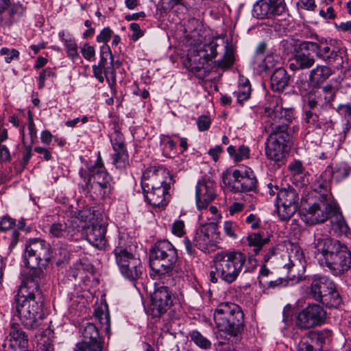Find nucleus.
<instances>
[{
	"instance_id": "ea45409f",
	"label": "nucleus",
	"mask_w": 351,
	"mask_h": 351,
	"mask_svg": "<svg viewBox=\"0 0 351 351\" xmlns=\"http://www.w3.org/2000/svg\"><path fill=\"white\" fill-rule=\"evenodd\" d=\"M327 336L328 333L324 331H310L307 335V339L314 345L316 350H321Z\"/></svg>"
},
{
	"instance_id": "a19ab883",
	"label": "nucleus",
	"mask_w": 351,
	"mask_h": 351,
	"mask_svg": "<svg viewBox=\"0 0 351 351\" xmlns=\"http://www.w3.org/2000/svg\"><path fill=\"white\" fill-rule=\"evenodd\" d=\"M337 111L346 121L343 128V131L346 134L351 128V104H339L337 108Z\"/></svg>"
},
{
	"instance_id": "c85d7f7f",
	"label": "nucleus",
	"mask_w": 351,
	"mask_h": 351,
	"mask_svg": "<svg viewBox=\"0 0 351 351\" xmlns=\"http://www.w3.org/2000/svg\"><path fill=\"white\" fill-rule=\"evenodd\" d=\"M58 35L66 48L67 57L71 60L73 62H76L80 59V56L77 51V45L75 38L71 34H66L64 30L60 32Z\"/></svg>"
},
{
	"instance_id": "0e129e2a",
	"label": "nucleus",
	"mask_w": 351,
	"mask_h": 351,
	"mask_svg": "<svg viewBox=\"0 0 351 351\" xmlns=\"http://www.w3.org/2000/svg\"><path fill=\"white\" fill-rule=\"evenodd\" d=\"M297 6L306 10L313 11L316 5L314 0H300L297 3Z\"/></svg>"
},
{
	"instance_id": "7ed1b4c3",
	"label": "nucleus",
	"mask_w": 351,
	"mask_h": 351,
	"mask_svg": "<svg viewBox=\"0 0 351 351\" xmlns=\"http://www.w3.org/2000/svg\"><path fill=\"white\" fill-rule=\"evenodd\" d=\"M314 237L315 255L319 265L335 276L346 272L351 265V253L348 247L320 229L316 230Z\"/></svg>"
},
{
	"instance_id": "5701e85b",
	"label": "nucleus",
	"mask_w": 351,
	"mask_h": 351,
	"mask_svg": "<svg viewBox=\"0 0 351 351\" xmlns=\"http://www.w3.org/2000/svg\"><path fill=\"white\" fill-rule=\"evenodd\" d=\"M28 339L25 332L16 324H12L10 337L3 344L4 351H27Z\"/></svg>"
},
{
	"instance_id": "f3484780",
	"label": "nucleus",
	"mask_w": 351,
	"mask_h": 351,
	"mask_svg": "<svg viewBox=\"0 0 351 351\" xmlns=\"http://www.w3.org/2000/svg\"><path fill=\"white\" fill-rule=\"evenodd\" d=\"M335 212V208L332 204L325 202L315 203L308 209L302 211L301 219L306 224L313 225L325 221L330 215Z\"/></svg>"
},
{
	"instance_id": "412c9836",
	"label": "nucleus",
	"mask_w": 351,
	"mask_h": 351,
	"mask_svg": "<svg viewBox=\"0 0 351 351\" xmlns=\"http://www.w3.org/2000/svg\"><path fill=\"white\" fill-rule=\"evenodd\" d=\"M216 184L208 179L199 180L196 185L195 200L199 210L207 208L208 204L216 197Z\"/></svg>"
},
{
	"instance_id": "f704fd0d",
	"label": "nucleus",
	"mask_w": 351,
	"mask_h": 351,
	"mask_svg": "<svg viewBox=\"0 0 351 351\" xmlns=\"http://www.w3.org/2000/svg\"><path fill=\"white\" fill-rule=\"evenodd\" d=\"M271 0H261L253 8V15L257 19L271 18Z\"/></svg>"
},
{
	"instance_id": "f03ea898",
	"label": "nucleus",
	"mask_w": 351,
	"mask_h": 351,
	"mask_svg": "<svg viewBox=\"0 0 351 351\" xmlns=\"http://www.w3.org/2000/svg\"><path fill=\"white\" fill-rule=\"evenodd\" d=\"M47 278V273L40 268L29 270L23 279L15 297L19 317L27 329L38 328L44 318L40 287L45 283Z\"/></svg>"
},
{
	"instance_id": "13d9d810",
	"label": "nucleus",
	"mask_w": 351,
	"mask_h": 351,
	"mask_svg": "<svg viewBox=\"0 0 351 351\" xmlns=\"http://www.w3.org/2000/svg\"><path fill=\"white\" fill-rule=\"evenodd\" d=\"M56 73L55 72L51 69L50 68H47L46 69L43 70L39 75L38 77V86L40 88H43L44 86L45 80L46 78L49 77H55Z\"/></svg>"
},
{
	"instance_id": "bf43d9fd",
	"label": "nucleus",
	"mask_w": 351,
	"mask_h": 351,
	"mask_svg": "<svg viewBox=\"0 0 351 351\" xmlns=\"http://www.w3.org/2000/svg\"><path fill=\"white\" fill-rule=\"evenodd\" d=\"M112 32L109 27L104 28L100 34L97 36V41L98 43H106L108 42L112 36Z\"/></svg>"
},
{
	"instance_id": "37998d69",
	"label": "nucleus",
	"mask_w": 351,
	"mask_h": 351,
	"mask_svg": "<svg viewBox=\"0 0 351 351\" xmlns=\"http://www.w3.org/2000/svg\"><path fill=\"white\" fill-rule=\"evenodd\" d=\"M112 158L113 164L117 168L123 169L129 164L128 154L126 149L114 152Z\"/></svg>"
},
{
	"instance_id": "423d86ee",
	"label": "nucleus",
	"mask_w": 351,
	"mask_h": 351,
	"mask_svg": "<svg viewBox=\"0 0 351 351\" xmlns=\"http://www.w3.org/2000/svg\"><path fill=\"white\" fill-rule=\"evenodd\" d=\"M216 327L224 333L236 337L244 327V314L241 307L230 302H223L217 306L213 314Z\"/></svg>"
},
{
	"instance_id": "20e7f679",
	"label": "nucleus",
	"mask_w": 351,
	"mask_h": 351,
	"mask_svg": "<svg viewBox=\"0 0 351 351\" xmlns=\"http://www.w3.org/2000/svg\"><path fill=\"white\" fill-rule=\"evenodd\" d=\"M254 260L247 258L243 253L236 250H226L217 253L213 258L215 271L210 272V279L213 283H217L218 278L230 284L234 282L240 274L250 271L246 265L247 262Z\"/></svg>"
},
{
	"instance_id": "4d7b16f0",
	"label": "nucleus",
	"mask_w": 351,
	"mask_h": 351,
	"mask_svg": "<svg viewBox=\"0 0 351 351\" xmlns=\"http://www.w3.org/2000/svg\"><path fill=\"white\" fill-rule=\"evenodd\" d=\"M81 53L82 56L87 60H90L95 55V50L93 46L86 43L81 47Z\"/></svg>"
},
{
	"instance_id": "f8f14e48",
	"label": "nucleus",
	"mask_w": 351,
	"mask_h": 351,
	"mask_svg": "<svg viewBox=\"0 0 351 351\" xmlns=\"http://www.w3.org/2000/svg\"><path fill=\"white\" fill-rule=\"evenodd\" d=\"M217 43L212 41L208 44L191 47L184 61L185 67L192 72H197L202 69H205L206 64L217 56Z\"/></svg>"
},
{
	"instance_id": "1a4fd4ad",
	"label": "nucleus",
	"mask_w": 351,
	"mask_h": 351,
	"mask_svg": "<svg viewBox=\"0 0 351 351\" xmlns=\"http://www.w3.org/2000/svg\"><path fill=\"white\" fill-rule=\"evenodd\" d=\"M112 253L119 271L125 279L135 282L141 278L144 267L138 256L129 252L120 243L115 247Z\"/></svg>"
},
{
	"instance_id": "a878e982",
	"label": "nucleus",
	"mask_w": 351,
	"mask_h": 351,
	"mask_svg": "<svg viewBox=\"0 0 351 351\" xmlns=\"http://www.w3.org/2000/svg\"><path fill=\"white\" fill-rule=\"evenodd\" d=\"M106 227L104 224L93 223L86 230V237L88 242L93 246L103 249L107 241L106 239Z\"/></svg>"
},
{
	"instance_id": "2eb2a0df",
	"label": "nucleus",
	"mask_w": 351,
	"mask_h": 351,
	"mask_svg": "<svg viewBox=\"0 0 351 351\" xmlns=\"http://www.w3.org/2000/svg\"><path fill=\"white\" fill-rule=\"evenodd\" d=\"M300 49L311 51L316 54V56L327 63L343 64V57L346 54L345 48H331L327 44L319 45L314 42L304 41L300 44Z\"/></svg>"
},
{
	"instance_id": "bb28decb",
	"label": "nucleus",
	"mask_w": 351,
	"mask_h": 351,
	"mask_svg": "<svg viewBox=\"0 0 351 351\" xmlns=\"http://www.w3.org/2000/svg\"><path fill=\"white\" fill-rule=\"evenodd\" d=\"M78 231L73 227L69 226L64 221H58L52 223L49 229L51 237L63 238L67 240H75Z\"/></svg>"
},
{
	"instance_id": "864d4df0",
	"label": "nucleus",
	"mask_w": 351,
	"mask_h": 351,
	"mask_svg": "<svg viewBox=\"0 0 351 351\" xmlns=\"http://www.w3.org/2000/svg\"><path fill=\"white\" fill-rule=\"evenodd\" d=\"M304 121L306 123L311 125L315 127H319L318 123V115L316 111L304 110Z\"/></svg>"
},
{
	"instance_id": "aec40b11",
	"label": "nucleus",
	"mask_w": 351,
	"mask_h": 351,
	"mask_svg": "<svg viewBox=\"0 0 351 351\" xmlns=\"http://www.w3.org/2000/svg\"><path fill=\"white\" fill-rule=\"evenodd\" d=\"M150 311L152 317H160L172 306V293L167 285L157 289L152 295Z\"/></svg>"
},
{
	"instance_id": "6e6d98bb",
	"label": "nucleus",
	"mask_w": 351,
	"mask_h": 351,
	"mask_svg": "<svg viewBox=\"0 0 351 351\" xmlns=\"http://www.w3.org/2000/svg\"><path fill=\"white\" fill-rule=\"evenodd\" d=\"M172 233L179 237L185 234L184 223L182 220H176L172 225Z\"/></svg>"
},
{
	"instance_id": "49530a36",
	"label": "nucleus",
	"mask_w": 351,
	"mask_h": 351,
	"mask_svg": "<svg viewBox=\"0 0 351 351\" xmlns=\"http://www.w3.org/2000/svg\"><path fill=\"white\" fill-rule=\"evenodd\" d=\"M20 136L21 138L22 144L25 147V152L23 153V160L25 164H27L32 157V147L33 144L28 143L25 138V127L22 126L20 128Z\"/></svg>"
},
{
	"instance_id": "ddd939ff",
	"label": "nucleus",
	"mask_w": 351,
	"mask_h": 351,
	"mask_svg": "<svg viewBox=\"0 0 351 351\" xmlns=\"http://www.w3.org/2000/svg\"><path fill=\"white\" fill-rule=\"evenodd\" d=\"M326 319V311L319 304H309L300 311L295 315V326L301 330H306L319 326Z\"/></svg>"
},
{
	"instance_id": "e2e57ef3",
	"label": "nucleus",
	"mask_w": 351,
	"mask_h": 351,
	"mask_svg": "<svg viewBox=\"0 0 351 351\" xmlns=\"http://www.w3.org/2000/svg\"><path fill=\"white\" fill-rule=\"evenodd\" d=\"M197 124L200 131H205L210 128V120L207 116H200L197 119Z\"/></svg>"
},
{
	"instance_id": "79ce46f5",
	"label": "nucleus",
	"mask_w": 351,
	"mask_h": 351,
	"mask_svg": "<svg viewBox=\"0 0 351 351\" xmlns=\"http://www.w3.org/2000/svg\"><path fill=\"white\" fill-rule=\"evenodd\" d=\"M226 50L224 53L222 59L216 62L217 66L222 69H228L230 67L234 61V50L232 48L229 47L227 45L226 46Z\"/></svg>"
},
{
	"instance_id": "603ef678",
	"label": "nucleus",
	"mask_w": 351,
	"mask_h": 351,
	"mask_svg": "<svg viewBox=\"0 0 351 351\" xmlns=\"http://www.w3.org/2000/svg\"><path fill=\"white\" fill-rule=\"evenodd\" d=\"M331 223L334 228H337L341 233H346L348 230V226L342 215L335 216L334 219H332Z\"/></svg>"
},
{
	"instance_id": "393cba45",
	"label": "nucleus",
	"mask_w": 351,
	"mask_h": 351,
	"mask_svg": "<svg viewBox=\"0 0 351 351\" xmlns=\"http://www.w3.org/2000/svg\"><path fill=\"white\" fill-rule=\"evenodd\" d=\"M169 184L165 186L151 188L150 190L143 191L145 200L154 207H164L167 204Z\"/></svg>"
},
{
	"instance_id": "338daca9",
	"label": "nucleus",
	"mask_w": 351,
	"mask_h": 351,
	"mask_svg": "<svg viewBox=\"0 0 351 351\" xmlns=\"http://www.w3.org/2000/svg\"><path fill=\"white\" fill-rule=\"evenodd\" d=\"M300 351H317L314 348V345L312 344L309 340H302L298 345Z\"/></svg>"
},
{
	"instance_id": "680f3d73",
	"label": "nucleus",
	"mask_w": 351,
	"mask_h": 351,
	"mask_svg": "<svg viewBox=\"0 0 351 351\" xmlns=\"http://www.w3.org/2000/svg\"><path fill=\"white\" fill-rule=\"evenodd\" d=\"M130 29L132 31L133 34L132 38L133 40L136 41L144 35V32L140 28V26L136 23H132L130 25Z\"/></svg>"
},
{
	"instance_id": "3c124183",
	"label": "nucleus",
	"mask_w": 351,
	"mask_h": 351,
	"mask_svg": "<svg viewBox=\"0 0 351 351\" xmlns=\"http://www.w3.org/2000/svg\"><path fill=\"white\" fill-rule=\"evenodd\" d=\"M15 226V220L8 215H5L0 219V232H7L12 230Z\"/></svg>"
},
{
	"instance_id": "052dcab7",
	"label": "nucleus",
	"mask_w": 351,
	"mask_h": 351,
	"mask_svg": "<svg viewBox=\"0 0 351 351\" xmlns=\"http://www.w3.org/2000/svg\"><path fill=\"white\" fill-rule=\"evenodd\" d=\"M289 169L293 176H297L303 173L304 167L302 163L300 160H295L289 166Z\"/></svg>"
},
{
	"instance_id": "0eeeda50",
	"label": "nucleus",
	"mask_w": 351,
	"mask_h": 351,
	"mask_svg": "<svg viewBox=\"0 0 351 351\" xmlns=\"http://www.w3.org/2000/svg\"><path fill=\"white\" fill-rule=\"evenodd\" d=\"M308 295L329 308H338L342 302L335 283L326 276H313Z\"/></svg>"
},
{
	"instance_id": "473e14b6",
	"label": "nucleus",
	"mask_w": 351,
	"mask_h": 351,
	"mask_svg": "<svg viewBox=\"0 0 351 351\" xmlns=\"http://www.w3.org/2000/svg\"><path fill=\"white\" fill-rule=\"evenodd\" d=\"M289 263L285 265L288 270L290 271L291 269L295 266L304 267L305 263L304 255L302 250L297 245H292L290 251L289 252Z\"/></svg>"
},
{
	"instance_id": "7c9ffc66",
	"label": "nucleus",
	"mask_w": 351,
	"mask_h": 351,
	"mask_svg": "<svg viewBox=\"0 0 351 351\" xmlns=\"http://www.w3.org/2000/svg\"><path fill=\"white\" fill-rule=\"evenodd\" d=\"M326 170L337 182L345 180L351 173V167L346 162H341L334 167L328 166Z\"/></svg>"
},
{
	"instance_id": "72a5a7b5",
	"label": "nucleus",
	"mask_w": 351,
	"mask_h": 351,
	"mask_svg": "<svg viewBox=\"0 0 351 351\" xmlns=\"http://www.w3.org/2000/svg\"><path fill=\"white\" fill-rule=\"evenodd\" d=\"M247 241L250 247H253V252L258 254L264 245L269 242L268 237H263L260 232H252L247 235Z\"/></svg>"
},
{
	"instance_id": "4be33fe9",
	"label": "nucleus",
	"mask_w": 351,
	"mask_h": 351,
	"mask_svg": "<svg viewBox=\"0 0 351 351\" xmlns=\"http://www.w3.org/2000/svg\"><path fill=\"white\" fill-rule=\"evenodd\" d=\"M24 8L20 3H12L11 0H0V23L10 26L23 15Z\"/></svg>"
},
{
	"instance_id": "6e6552de",
	"label": "nucleus",
	"mask_w": 351,
	"mask_h": 351,
	"mask_svg": "<svg viewBox=\"0 0 351 351\" xmlns=\"http://www.w3.org/2000/svg\"><path fill=\"white\" fill-rule=\"evenodd\" d=\"M79 173L81 178H84L87 190L96 194L98 197L104 198L110 193L112 178L101 164L100 157L88 169L87 178L86 171L81 169Z\"/></svg>"
},
{
	"instance_id": "a18cd8bd",
	"label": "nucleus",
	"mask_w": 351,
	"mask_h": 351,
	"mask_svg": "<svg viewBox=\"0 0 351 351\" xmlns=\"http://www.w3.org/2000/svg\"><path fill=\"white\" fill-rule=\"evenodd\" d=\"M223 229L224 234L231 239H237L239 232V226L237 222L226 221L223 222Z\"/></svg>"
},
{
	"instance_id": "b1692460",
	"label": "nucleus",
	"mask_w": 351,
	"mask_h": 351,
	"mask_svg": "<svg viewBox=\"0 0 351 351\" xmlns=\"http://www.w3.org/2000/svg\"><path fill=\"white\" fill-rule=\"evenodd\" d=\"M101 60L97 65L104 67V75L106 81L112 92L113 95L116 94V73L113 68V57L110 47L104 45L101 47Z\"/></svg>"
},
{
	"instance_id": "f257e3e1",
	"label": "nucleus",
	"mask_w": 351,
	"mask_h": 351,
	"mask_svg": "<svg viewBox=\"0 0 351 351\" xmlns=\"http://www.w3.org/2000/svg\"><path fill=\"white\" fill-rule=\"evenodd\" d=\"M293 117V110L283 108L279 97L268 98L263 115V125L265 131L269 134L265 143V154L269 159L280 162L285 158L291 139L289 125Z\"/></svg>"
},
{
	"instance_id": "9d476101",
	"label": "nucleus",
	"mask_w": 351,
	"mask_h": 351,
	"mask_svg": "<svg viewBox=\"0 0 351 351\" xmlns=\"http://www.w3.org/2000/svg\"><path fill=\"white\" fill-rule=\"evenodd\" d=\"M51 247L45 240L34 238L30 239L25 245L24 254L25 265L33 270L46 267L51 258Z\"/></svg>"
},
{
	"instance_id": "5fc2aeb1",
	"label": "nucleus",
	"mask_w": 351,
	"mask_h": 351,
	"mask_svg": "<svg viewBox=\"0 0 351 351\" xmlns=\"http://www.w3.org/2000/svg\"><path fill=\"white\" fill-rule=\"evenodd\" d=\"M27 114H28V130H29V135L30 137V141H29V142H28V143L34 144L35 140L37 138V132L36 130V126H35L31 112L29 111Z\"/></svg>"
},
{
	"instance_id": "58836bf2",
	"label": "nucleus",
	"mask_w": 351,
	"mask_h": 351,
	"mask_svg": "<svg viewBox=\"0 0 351 351\" xmlns=\"http://www.w3.org/2000/svg\"><path fill=\"white\" fill-rule=\"evenodd\" d=\"M189 337L196 346L202 350H208L211 348V341L197 330L189 332Z\"/></svg>"
},
{
	"instance_id": "dca6fc26",
	"label": "nucleus",
	"mask_w": 351,
	"mask_h": 351,
	"mask_svg": "<svg viewBox=\"0 0 351 351\" xmlns=\"http://www.w3.org/2000/svg\"><path fill=\"white\" fill-rule=\"evenodd\" d=\"M83 340L76 343L73 351H102L103 341L99 330L92 323H86L82 328Z\"/></svg>"
},
{
	"instance_id": "69168bd1",
	"label": "nucleus",
	"mask_w": 351,
	"mask_h": 351,
	"mask_svg": "<svg viewBox=\"0 0 351 351\" xmlns=\"http://www.w3.org/2000/svg\"><path fill=\"white\" fill-rule=\"evenodd\" d=\"M245 222L252 229L256 230L260 226L261 219L254 214H250L246 217Z\"/></svg>"
},
{
	"instance_id": "cd10ccee",
	"label": "nucleus",
	"mask_w": 351,
	"mask_h": 351,
	"mask_svg": "<svg viewBox=\"0 0 351 351\" xmlns=\"http://www.w3.org/2000/svg\"><path fill=\"white\" fill-rule=\"evenodd\" d=\"M306 50L301 49L294 55L292 62L289 64V69L291 71L308 69L311 68L315 60Z\"/></svg>"
},
{
	"instance_id": "774afa93",
	"label": "nucleus",
	"mask_w": 351,
	"mask_h": 351,
	"mask_svg": "<svg viewBox=\"0 0 351 351\" xmlns=\"http://www.w3.org/2000/svg\"><path fill=\"white\" fill-rule=\"evenodd\" d=\"M335 27L339 32L351 34V21L342 22L339 24L335 23Z\"/></svg>"
},
{
	"instance_id": "e433bc0d",
	"label": "nucleus",
	"mask_w": 351,
	"mask_h": 351,
	"mask_svg": "<svg viewBox=\"0 0 351 351\" xmlns=\"http://www.w3.org/2000/svg\"><path fill=\"white\" fill-rule=\"evenodd\" d=\"M329 177L330 176L328 173H326V170L314 183V191L320 193L323 197L327 195V193L330 187Z\"/></svg>"
},
{
	"instance_id": "09e8293b",
	"label": "nucleus",
	"mask_w": 351,
	"mask_h": 351,
	"mask_svg": "<svg viewBox=\"0 0 351 351\" xmlns=\"http://www.w3.org/2000/svg\"><path fill=\"white\" fill-rule=\"evenodd\" d=\"M110 142L114 152L126 149L123 136L118 131H115L112 135Z\"/></svg>"
},
{
	"instance_id": "4468645a",
	"label": "nucleus",
	"mask_w": 351,
	"mask_h": 351,
	"mask_svg": "<svg viewBox=\"0 0 351 351\" xmlns=\"http://www.w3.org/2000/svg\"><path fill=\"white\" fill-rule=\"evenodd\" d=\"M298 194L293 187L280 189L275 204L280 220H288L295 214L298 210Z\"/></svg>"
},
{
	"instance_id": "c9c22d12",
	"label": "nucleus",
	"mask_w": 351,
	"mask_h": 351,
	"mask_svg": "<svg viewBox=\"0 0 351 351\" xmlns=\"http://www.w3.org/2000/svg\"><path fill=\"white\" fill-rule=\"evenodd\" d=\"M251 90L249 80L247 79H240L238 90L234 93L238 103L243 104L244 101H247L250 97Z\"/></svg>"
},
{
	"instance_id": "a211bd4d",
	"label": "nucleus",
	"mask_w": 351,
	"mask_h": 351,
	"mask_svg": "<svg viewBox=\"0 0 351 351\" xmlns=\"http://www.w3.org/2000/svg\"><path fill=\"white\" fill-rule=\"evenodd\" d=\"M173 178L162 169L149 167L143 173L141 186L143 191L150 190L151 188L165 186L171 184Z\"/></svg>"
},
{
	"instance_id": "8fccbe9b",
	"label": "nucleus",
	"mask_w": 351,
	"mask_h": 351,
	"mask_svg": "<svg viewBox=\"0 0 351 351\" xmlns=\"http://www.w3.org/2000/svg\"><path fill=\"white\" fill-rule=\"evenodd\" d=\"M0 54L4 56L5 62L7 63L18 60L19 57V51L12 47H2L0 49Z\"/></svg>"
},
{
	"instance_id": "c756f323",
	"label": "nucleus",
	"mask_w": 351,
	"mask_h": 351,
	"mask_svg": "<svg viewBox=\"0 0 351 351\" xmlns=\"http://www.w3.org/2000/svg\"><path fill=\"white\" fill-rule=\"evenodd\" d=\"M289 75L287 71L282 68L276 69L271 76V88L274 91L281 92L288 86Z\"/></svg>"
},
{
	"instance_id": "2f4dec72",
	"label": "nucleus",
	"mask_w": 351,
	"mask_h": 351,
	"mask_svg": "<svg viewBox=\"0 0 351 351\" xmlns=\"http://www.w3.org/2000/svg\"><path fill=\"white\" fill-rule=\"evenodd\" d=\"M332 74L330 67L325 65H317L309 73V80L314 84H319L325 82Z\"/></svg>"
},
{
	"instance_id": "de8ad7c7",
	"label": "nucleus",
	"mask_w": 351,
	"mask_h": 351,
	"mask_svg": "<svg viewBox=\"0 0 351 351\" xmlns=\"http://www.w3.org/2000/svg\"><path fill=\"white\" fill-rule=\"evenodd\" d=\"M271 18L285 13L287 8L285 1L271 0Z\"/></svg>"
},
{
	"instance_id": "6ab92c4d",
	"label": "nucleus",
	"mask_w": 351,
	"mask_h": 351,
	"mask_svg": "<svg viewBox=\"0 0 351 351\" xmlns=\"http://www.w3.org/2000/svg\"><path fill=\"white\" fill-rule=\"evenodd\" d=\"M217 228L214 223H206L196 230L194 245L202 252H209L216 245Z\"/></svg>"
},
{
	"instance_id": "39448f33",
	"label": "nucleus",
	"mask_w": 351,
	"mask_h": 351,
	"mask_svg": "<svg viewBox=\"0 0 351 351\" xmlns=\"http://www.w3.org/2000/svg\"><path fill=\"white\" fill-rule=\"evenodd\" d=\"M178 261L176 248L167 240L157 241L150 250V267L164 285H173V274L182 272Z\"/></svg>"
},
{
	"instance_id": "c03bdc74",
	"label": "nucleus",
	"mask_w": 351,
	"mask_h": 351,
	"mask_svg": "<svg viewBox=\"0 0 351 351\" xmlns=\"http://www.w3.org/2000/svg\"><path fill=\"white\" fill-rule=\"evenodd\" d=\"M95 315L100 324L105 326L106 332L108 333L110 329V317L108 308H97L95 310Z\"/></svg>"
},
{
	"instance_id": "9b49d317",
	"label": "nucleus",
	"mask_w": 351,
	"mask_h": 351,
	"mask_svg": "<svg viewBox=\"0 0 351 351\" xmlns=\"http://www.w3.org/2000/svg\"><path fill=\"white\" fill-rule=\"evenodd\" d=\"M222 180L223 184L234 193L251 191L256 186V176L248 167H241L235 169L232 173L229 171L223 172Z\"/></svg>"
},
{
	"instance_id": "4c0bfd02",
	"label": "nucleus",
	"mask_w": 351,
	"mask_h": 351,
	"mask_svg": "<svg viewBox=\"0 0 351 351\" xmlns=\"http://www.w3.org/2000/svg\"><path fill=\"white\" fill-rule=\"evenodd\" d=\"M227 152L236 162H241L250 158V150L247 146L241 145L236 149L235 147L230 145L227 148Z\"/></svg>"
}]
</instances>
